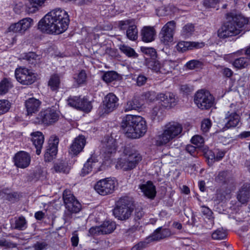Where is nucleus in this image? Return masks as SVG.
<instances>
[{
  "instance_id": "4c0bfd02",
  "label": "nucleus",
  "mask_w": 250,
  "mask_h": 250,
  "mask_svg": "<svg viewBox=\"0 0 250 250\" xmlns=\"http://www.w3.org/2000/svg\"><path fill=\"white\" fill-rule=\"evenodd\" d=\"M12 87L10 81L5 78L0 82V95L6 93L9 89Z\"/></svg>"
},
{
  "instance_id": "f257e3e1",
  "label": "nucleus",
  "mask_w": 250,
  "mask_h": 250,
  "mask_svg": "<svg viewBox=\"0 0 250 250\" xmlns=\"http://www.w3.org/2000/svg\"><path fill=\"white\" fill-rule=\"evenodd\" d=\"M69 18L67 13L61 8H56L48 12L39 21V29L43 33L60 34L67 28Z\"/></svg>"
},
{
  "instance_id": "2f4dec72",
  "label": "nucleus",
  "mask_w": 250,
  "mask_h": 250,
  "mask_svg": "<svg viewBox=\"0 0 250 250\" xmlns=\"http://www.w3.org/2000/svg\"><path fill=\"white\" fill-rule=\"evenodd\" d=\"M46 0H29L30 3L27 6V11L29 13L36 12L39 8L43 5Z\"/></svg>"
},
{
  "instance_id": "2eb2a0df",
  "label": "nucleus",
  "mask_w": 250,
  "mask_h": 250,
  "mask_svg": "<svg viewBox=\"0 0 250 250\" xmlns=\"http://www.w3.org/2000/svg\"><path fill=\"white\" fill-rule=\"evenodd\" d=\"M158 100L163 108L166 109L173 107L177 102L175 96L171 92L158 94Z\"/></svg>"
},
{
  "instance_id": "aec40b11",
  "label": "nucleus",
  "mask_w": 250,
  "mask_h": 250,
  "mask_svg": "<svg viewBox=\"0 0 250 250\" xmlns=\"http://www.w3.org/2000/svg\"><path fill=\"white\" fill-rule=\"evenodd\" d=\"M172 234L169 229L160 227L154 230L151 235L148 237L147 239H150L151 241H160L162 239L169 237Z\"/></svg>"
},
{
  "instance_id": "b1692460",
  "label": "nucleus",
  "mask_w": 250,
  "mask_h": 250,
  "mask_svg": "<svg viewBox=\"0 0 250 250\" xmlns=\"http://www.w3.org/2000/svg\"><path fill=\"white\" fill-rule=\"evenodd\" d=\"M117 144L116 141L112 137H106L105 138L103 151L107 157L110 155L114 153L116 151Z\"/></svg>"
},
{
  "instance_id": "a19ab883",
  "label": "nucleus",
  "mask_w": 250,
  "mask_h": 250,
  "mask_svg": "<svg viewBox=\"0 0 250 250\" xmlns=\"http://www.w3.org/2000/svg\"><path fill=\"white\" fill-rule=\"evenodd\" d=\"M120 49L128 57L136 58L137 57V54L134 50L129 46L122 45L120 46Z\"/></svg>"
},
{
  "instance_id": "5fc2aeb1",
  "label": "nucleus",
  "mask_w": 250,
  "mask_h": 250,
  "mask_svg": "<svg viewBox=\"0 0 250 250\" xmlns=\"http://www.w3.org/2000/svg\"><path fill=\"white\" fill-rule=\"evenodd\" d=\"M227 173L225 171L220 172L215 177V181L219 183H224L226 181Z\"/></svg>"
},
{
  "instance_id": "c756f323",
  "label": "nucleus",
  "mask_w": 250,
  "mask_h": 250,
  "mask_svg": "<svg viewBox=\"0 0 250 250\" xmlns=\"http://www.w3.org/2000/svg\"><path fill=\"white\" fill-rule=\"evenodd\" d=\"M11 225L13 229L23 230L27 228V221L24 217L21 216L14 218Z\"/></svg>"
},
{
  "instance_id": "774afa93",
  "label": "nucleus",
  "mask_w": 250,
  "mask_h": 250,
  "mask_svg": "<svg viewBox=\"0 0 250 250\" xmlns=\"http://www.w3.org/2000/svg\"><path fill=\"white\" fill-rule=\"evenodd\" d=\"M229 108L230 109L228 111H230V113H237L239 110V106L237 104L233 103L230 105Z\"/></svg>"
},
{
  "instance_id": "9b49d317",
  "label": "nucleus",
  "mask_w": 250,
  "mask_h": 250,
  "mask_svg": "<svg viewBox=\"0 0 250 250\" xmlns=\"http://www.w3.org/2000/svg\"><path fill=\"white\" fill-rule=\"evenodd\" d=\"M59 118V114L54 108H48L42 111L38 114L35 120L36 124L51 125L56 122Z\"/></svg>"
},
{
  "instance_id": "9d476101",
  "label": "nucleus",
  "mask_w": 250,
  "mask_h": 250,
  "mask_svg": "<svg viewBox=\"0 0 250 250\" xmlns=\"http://www.w3.org/2000/svg\"><path fill=\"white\" fill-rule=\"evenodd\" d=\"M116 182L111 178H106L98 181L94 189L99 194L104 196L112 193L115 188Z\"/></svg>"
},
{
  "instance_id": "8fccbe9b",
  "label": "nucleus",
  "mask_w": 250,
  "mask_h": 250,
  "mask_svg": "<svg viewBox=\"0 0 250 250\" xmlns=\"http://www.w3.org/2000/svg\"><path fill=\"white\" fill-rule=\"evenodd\" d=\"M147 238L145 241H140L135 245H134L131 249V250H143L146 248L150 241V239H147Z\"/></svg>"
},
{
  "instance_id": "20e7f679",
  "label": "nucleus",
  "mask_w": 250,
  "mask_h": 250,
  "mask_svg": "<svg viewBox=\"0 0 250 250\" xmlns=\"http://www.w3.org/2000/svg\"><path fill=\"white\" fill-rule=\"evenodd\" d=\"M183 127L178 123L171 122L165 125L163 132L157 137L156 141L159 146L166 145L178 137L181 133Z\"/></svg>"
},
{
  "instance_id": "423d86ee",
  "label": "nucleus",
  "mask_w": 250,
  "mask_h": 250,
  "mask_svg": "<svg viewBox=\"0 0 250 250\" xmlns=\"http://www.w3.org/2000/svg\"><path fill=\"white\" fill-rule=\"evenodd\" d=\"M63 200L66 208L65 217L66 219L71 218L72 214L78 213L81 210V204L70 190L63 191Z\"/></svg>"
},
{
  "instance_id": "79ce46f5",
  "label": "nucleus",
  "mask_w": 250,
  "mask_h": 250,
  "mask_svg": "<svg viewBox=\"0 0 250 250\" xmlns=\"http://www.w3.org/2000/svg\"><path fill=\"white\" fill-rule=\"evenodd\" d=\"M24 59L29 64H35L40 60V56L34 52H29L25 55Z\"/></svg>"
},
{
  "instance_id": "c03bdc74",
  "label": "nucleus",
  "mask_w": 250,
  "mask_h": 250,
  "mask_svg": "<svg viewBox=\"0 0 250 250\" xmlns=\"http://www.w3.org/2000/svg\"><path fill=\"white\" fill-rule=\"evenodd\" d=\"M227 236L226 232L222 229H218L212 233V238L214 240H222Z\"/></svg>"
},
{
  "instance_id": "5701e85b",
  "label": "nucleus",
  "mask_w": 250,
  "mask_h": 250,
  "mask_svg": "<svg viewBox=\"0 0 250 250\" xmlns=\"http://www.w3.org/2000/svg\"><path fill=\"white\" fill-rule=\"evenodd\" d=\"M31 135V141L33 145L36 148V153L37 155H40L41 153L44 141V136L42 132L40 131H35L32 132Z\"/></svg>"
},
{
  "instance_id": "e433bc0d",
  "label": "nucleus",
  "mask_w": 250,
  "mask_h": 250,
  "mask_svg": "<svg viewBox=\"0 0 250 250\" xmlns=\"http://www.w3.org/2000/svg\"><path fill=\"white\" fill-rule=\"evenodd\" d=\"M92 108V105L90 101H88L85 98L81 99L79 109L85 112H89L91 111Z\"/></svg>"
},
{
  "instance_id": "72a5a7b5",
  "label": "nucleus",
  "mask_w": 250,
  "mask_h": 250,
  "mask_svg": "<svg viewBox=\"0 0 250 250\" xmlns=\"http://www.w3.org/2000/svg\"><path fill=\"white\" fill-rule=\"evenodd\" d=\"M142 105V104L139 101V100L134 97L131 100L127 102L125 106V111H129L132 110H137L140 108Z\"/></svg>"
},
{
  "instance_id": "473e14b6",
  "label": "nucleus",
  "mask_w": 250,
  "mask_h": 250,
  "mask_svg": "<svg viewBox=\"0 0 250 250\" xmlns=\"http://www.w3.org/2000/svg\"><path fill=\"white\" fill-rule=\"evenodd\" d=\"M232 64L235 68L242 69L248 67L250 65V62L248 58L242 57L234 60Z\"/></svg>"
},
{
  "instance_id": "f704fd0d",
  "label": "nucleus",
  "mask_w": 250,
  "mask_h": 250,
  "mask_svg": "<svg viewBox=\"0 0 250 250\" xmlns=\"http://www.w3.org/2000/svg\"><path fill=\"white\" fill-rule=\"evenodd\" d=\"M166 108H163L162 105L158 102L157 104L153 108L151 111V115L153 119H155L156 117L158 119H161L163 115L164 112Z\"/></svg>"
},
{
  "instance_id": "dca6fc26",
  "label": "nucleus",
  "mask_w": 250,
  "mask_h": 250,
  "mask_svg": "<svg viewBox=\"0 0 250 250\" xmlns=\"http://www.w3.org/2000/svg\"><path fill=\"white\" fill-rule=\"evenodd\" d=\"M15 165L21 168H25L28 167L31 162V157L29 153L24 151H20L17 153L14 157Z\"/></svg>"
},
{
  "instance_id": "bb28decb",
  "label": "nucleus",
  "mask_w": 250,
  "mask_h": 250,
  "mask_svg": "<svg viewBox=\"0 0 250 250\" xmlns=\"http://www.w3.org/2000/svg\"><path fill=\"white\" fill-rule=\"evenodd\" d=\"M156 31L153 27L145 26L141 30L142 41L146 42H151L155 39Z\"/></svg>"
},
{
  "instance_id": "0e129e2a",
  "label": "nucleus",
  "mask_w": 250,
  "mask_h": 250,
  "mask_svg": "<svg viewBox=\"0 0 250 250\" xmlns=\"http://www.w3.org/2000/svg\"><path fill=\"white\" fill-rule=\"evenodd\" d=\"M202 212L204 215H206L207 217L208 218V219H211L212 218V211L208 207H203L202 209Z\"/></svg>"
},
{
  "instance_id": "f3484780",
  "label": "nucleus",
  "mask_w": 250,
  "mask_h": 250,
  "mask_svg": "<svg viewBox=\"0 0 250 250\" xmlns=\"http://www.w3.org/2000/svg\"><path fill=\"white\" fill-rule=\"evenodd\" d=\"M118 98L113 93H109L104 98L103 104L100 108L104 110V113H109L113 111L117 106Z\"/></svg>"
},
{
  "instance_id": "603ef678",
  "label": "nucleus",
  "mask_w": 250,
  "mask_h": 250,
  "mask_svg": "<svg viewBox=\"0 0 250 250\" xmlns=\"http://www.w3.org/2000/svg\"><path fill=\"white\" fill-rule=\"evenodd\" d=\"M211 126V121L208 119H204L201 124V130L204 133H207L209 131Z\"/></svg>"
},
{
  "instance_id": "4468645a",
  "label": "nucleus",
  "mask_w": 250,
  "mask_h": 250,
  "mask_svg": "<svg viewBox=\"0 0 250 250\" xmlns=\"http://www.w3.org/2000/svg\"><path fill=\"white\" fill-rule=\"evenodd\" d=\"M59 138L56 136H51L48 141L44 153V160L46 162L52 160L58 152Z\"/></svg>"
},
{
  "instance_id": "4d7b16f0",
  "label": "nucleus",
  "mask_w": 250,
  "mask_h": 250,
  "mask_svg": "<svg viewBox=\"0 0 250 250\" xmlns=\"http://www.w3.org/2000/svg\"><path fill=\"white\" fill-rule=\"evenodd\" d=\"M9 31L15 33H22L19 22L12 24L9 27Z\"/></svg>"
},
{
  "instance_id": "ddd939ff",
  "label": "nucleus",
  "mask_w": 250,
  "mask_h": 250,
  "mask_svg": "<svg viewBox=\"0 0 250 250\" xmlns=\"http://www.w3.org/2000/svg\"><path fill=\"white\" fill-rule=\"evenodd\" d=\"M176 28V22L171 21L167 22L162 28L159 33L161 42L168 44L173 40V35Z\"/></svg>"
},
{
  "instance_id": "6e6d98bb",
  "label": "nucleus",
  "mask_w": 250,
  "mask_h": 250,
  "mask_svg": "<svg viewBox=\"0 0 250 250\" xmlns=\"http://www.w3.org/2000/svg\"><path fill=\"white\" fill-rule=\"evenodd\" d=\"M191 143L198 146H200L204 142V140L200 135H195L191 139Z\"/></svg>"
},
{
  "instance_id": "338daca9",
  "label": "nucleus",
  "mask_w": 250,
  "mask_h": 250,
  "mask_svg": "<svg viewBox=\"0 0 250 250\" xmlns=\"http://www.w3.org/2000/svg\"><path fill=\"white\" fill-rule=\"evenodd\" d=\"M222 72L224 76L229 78L233 74V71L229 68L227 67H223Z\"/></svg>"
},
{
  "instance_id": "a211bd4d",
  "label": "nucleus",
  "mask_w": 250,
  "mask_h": 250,
  "mask_svg": "<svg viewBox=\"0 0 250 250\" xmlns=\"http://www.w3.org/2000/svg\"><path fill=\"white\" fill-rule=\"evenodd\" d=\"M116 225L114 222L104 221L100 226L92 228L90 229V232L92 233L109 234L112 233L116 229Z\"/></svg>"
},
{
  "instance_id": "69168bd1",
  "label": "nucleus",
  "mask_w": 250,
  "mask_h": 250,
  "mask_svg": "<svg viewBox=\"0 0 250 250\" xmlns=\"http://www.w3.org/2000/svg\"><path fill=\"white\" fill-rule=\"evenodd\" d=\"M144 213L142 209H136L135 211L134 219L139 220L141 219L144 216Z\"/></svg>"
},
{
  "instance_id": "ea45409f",
  "label": "nucleus",
  "mask_w": 250,
  "mask_h": 250,
  "mask_svg": "<svg viewBox=\"0 0 250 250\" xmlns=\"http://www.w3.org/2000/svg\"><path fill=\"white\" fill-rule=\"evenodd\" d=\"M118 78V75L117 73L115 71H108L105 73L103 77V80L106 83L111 82Z\"/></svg>"
},
{
  "instance_id": "cd10ccee",
  "label": "nucleus",
  "mask_w": 250,
  "mask_h": 250,
  "mask_svg": "<svg viewBox=\"0 0 250 250\" xmlns=\"http://www.w3.org/2000/svg\"><path fill=\"white\" fill-rule=\"evenodd\" d=\"M203 45V43L182 41L177 44L176 48L178 51L183 52L193 48H201Z\"/></svg>"
},
{
  "instance_id": "13d9d810",
  "label": "nucleus",
  "mask_w": 250,
  "mask_h": 250,
  "mask_svg": "<svg viewBox=\"0 0 250 250\" xmlns=\"http://www.w3.org/2000/svg\"><path fill=\"white\" fill-rule=\"evenodd\" d=\"M48 246L46 242H37L33 245L34 250H43L45 249Z\"/></svg>"
},
{
  "instance_id": "3c124183",
  "label": "nucleus",
  "mask_w": 250,
  "mask_h": 250,
  "mask_svg": "<svg viewBox=\"0 0 250 250\" xmlns=\"http://www.w3.org/2000/svg\"><path fill=\"white\" fill-rule=\"evenodd\" d=\"M194 31V26L192 24L188 23L185 25L182 30V34L185 36L190 35Z\"/></svg>"
},
{
  "instance_id": "58836bf2",
  "label": "nucleus",
  "mask_w": 250,
  "mask_h": 250,
  "mask_svg": "<svg viewBox=\"0 0 250 250\" xmlns=\"http://www.w3.org/2000/svg\"><path fill=\"white\" fill-rule=\"evenodd\" d=\"M141 49L142 52L147 57L146 59L147 58L153 59L157 56L156 51L153 48L142 47Z\"/></svg>"
},
{
  "instance_id": "de8ad7c7",
  "label": "nucleus",
  "mask_w": 250,
  "mask_h": 250,
  "mask_svg": "<svg viewBox=\"0 0 250 250\" xmlns=\"http://www.w3.org/2000/svg\"><path fill=\"white\" fill-rule=\"evenodd\" d=\"M86 74L84 70H81L74 79L78 85L84 83L86 82Z\"/></svg>"
},
{
  "instance_id": "f03ea898",
  "label": "nucleus",
  "mask_w": 250,
  "mask_h": 250,
  "mask_svg": "<svg viewBox=\"0 0 250 250\" xmlns=\"http://www.w3.org/2000/svg\"><path fill=\"white\" fill-rule=\"evenodd\" d=\"M227 19L226 22L218 31L220 38L237 36L250 29L249 20L241 15L229 13L227 14Z\"/></svg>"
},
{
  "instance_id": "e2e57ef3",
  "label": "nucleus",
  "mask_w": 250,
  "mask_h": 250,
  "mask_svg": "<svg viewBox=\"0 0 250 250\" xmlns=\"http://www.w3.org/2000/svg\"><path fill=\"white\" fill-rule=\"evenodd\" d=\"M147 78L144 75H139L137 79V84L138 86H142L145 84Z\"/></svg>"
},
{
  "instance_id": "6ab92c4d",
  "label": "nucleus",
  "mask_w": 250,
  "mask_h": 250,
  "mask_svg": "<svg viewBox=\"0 0 250 250\" xmlns=\"http://www.w3.org/2000/svg\"><path fill=\"white\" fill-rule=\"evenodd\" d=\"M129 21H121L120 22V26L121 29H125L126 26L128 25L126 34L127 38L131 41H136L138 38V29L136 25L134 24L129 25Z\"/></svg>"
},
{
  "instance_id": "09e8293b",
  "label": "nucleus",
  "mask_w": 250,
  "mask_h": 250,
  "mask_svg": "<svg viewBox=\"0 0 250 250\" xmlns=\"http://www.w3.org/2000/svg\"><path fill=\"white\" fill-rule=\"evenodd\" d=\"M81 99L80 97L77 96L70 97L68 99V104L70 106L78 109Z\"/></svg>"
},
{
  "instance_id": "c9c22d12",
  "label": "nucleus",
  "mask_w": 250,
  "mask_h": 250,
  "mask_svg": "<svg viewBox=\"0 0 250 250\" xmlns=\"http://www.w3.org/2000/svg\"><path fill=\"white\" fill-rule=\"evenodd\" d=\"M60 79L58 75L55 74L51 76L48 81V86L52 91H57L60 86Z\"/></svg>"
},
{
  "instance_id": "4be33fe9",
  "label": "nucleus",
  "mask_w": 250,
  "mask_h": 250,
  "mask_svg": "<svg viewBox=\"0 0 250 250\" xmlns=\"http://www.w3.org/2000/svg\"><path fill=\"white\" fill-rule=\"evenodd\" d=\"M85 145V139L83 136L79 135L76 138L70 146L69 153L77 155L81 152Z\"/></svg>"
},
{
  "instance_id": "7c9ffc66",
  "label": "nucleus",
  "mask_w": 250,
  "mask_h": 250,
  "mask_svg": "<svg viewBox=\"0 0 250 250\" xmlns=\"http://www.w3.org/2000/svg\"><path fill=\"white\" fill-rule=\"evenodd\" d=\"M237 198L238 201L242 204L247 202L250 198V188L242 187L238 191Z\"/></svg>"
},
{
  "instance_id": "7ed1b4c3",
  "label": "nucleus",
  "mask_w": 250,
  "mask_h": 250,
  "mask_svg": "<svg viewBox=\"0 0 250 250\" xmlns=\"http://www.w3.org/2000/svg\"><path fill=\"white\" fill-rule=\"evenodd\" d=\"M122 124L125 134L128 138H139L143 136L147 131L146 121L140 116L127 115Z\"/></svg>"
},
{
  "instance_id": "680f3d73",
  "label": "nucleus",
  "mask_w": 250,
  "mask_h": 250,
  "mask_svg": "<svg viewBox=\"0 0 250 250\" xmlns=\"http://www.w3.org/2000/svg\"><path fill=\"white\" fill-rule=\"evenodd\" d=\"M17 245L16 243H13L11 241L3 239V247L6 248H14L17 247Z\"/></svg>"
},
{
  "instance_id": "6e6552de",
  "label": "nucleus",
  "mask_w": 250,
  "mask_h": 250,
  "mask_svg": "<svg viewBox=\"0 0 250 250\" xmlns=\"http://www.w3.org/2000/svg\"><path fill=\"white\" fill-rule=\"evenodd\" d=\"M142 159L140 154L136 151L126 154L124 158L121 159L117 162L116 167L124 171L130 170L136 166Z\"/></svg>"
},
{
  "instance_id": "a18cd8bd",
  "label": "nucleus",
  "mask_w": 250,
  "mask_h": 250,
  "mask_svg": "<svg viewBox=\"0 0 250 250\" xmlns=\"http://www.w3.org/2000/svg\"><path fill=\"white\" fill-rule=\"evenodd\" d=\"M143 99L152 102L155 100H158V94H157L154 91H147L142 94Z\"/></svg>"
},
{
  "instance_id": "f8f14e48",
  "label": "nucleus",
  "mask_w": 250,
  "mask_h": 250,
  "mask_svg": "<svg viewBox=\"0 0 250 250\" xmlns=\"http://www.w3.org/2000/svg\"><path fill=\"white\" fill-rule=\"evenodd\" d=\"M15 75L17 80L24 85L31 84L36 80L35 74L25 67L17 68L15 72Z\"/></svg>"
},
{
  "instance_id": "37998d69",
  "label": "nucleus",
  "mask_w": 250,
  "mask_h": 250,
  "mask_svg": "<svg viewBox=\"0 0 250 250\" xmlns=\"http://www.w3.org/2000/svg\"><path fill=\"white\" fill-rule=\"evenodd\" d=\"M19 22L22 33H23L33 24V20L30 18H26L21 20Z\"/></svg>"
},
{
  "instance_id": "052dcab7",
  "label": "nucleus",
  "mask_w": 250,
  "mask_h": 250,
  "mask_svg": "<svg viewBox=\"0 0 250 250\" xmlns=\"http://www.w3.org/2000/svg\"><path fill=\"white\" fill-rule=\"evenodd\" d=\"M220 0H204L203 4L208 8L214 7Z\"/></svg>"
},
{
  "instance_id": "39448f33",
  "label": "nucleus",
  "mask_w": 250,
  "mask_h": 250,
  "mask_svg": "<svg viewBox=\"0 0 250 250\" xmlns=\"http://www.w3.org/2000/svg\"><path fill=\"white\" fill-rule=\"evenodd\" d=\"M134 210L131 200L128 197H121L116 202L113 209L114 216L118 220L124 221L128 219Z\"/></svg>"
},
{
  "instance_id": "412c9836",
  "label": "nucleus",
  "mask_w": 250,
  "mask_h": 250,
  "mask_svg": "<svg viewBox=\"0 0 250 250\" xmlns=\"http://www.w3.org/2000/svg\"><path fill=\"white\" fill-rule=\"evenodd\" d=\"M41 102L36 98H30L24 102V105L28 115H32L37 113L40 109Z\"/></svg>"
},
{
  "instance_id": "bf43d9fd",
  "label": "nucleus",
  "mask_w": 250,
  "mask_h": 250,
  "mask_svg": "<svg viewBox=\"0 0 250 250\" xmlns=\"http://www.w3.org/2000/svg\"><path fill=\"white\" fill-rule=\"evenodd\" d=\"M54 168L57 172L65 173L66 172L67 167L62 163L55 164Z\"/></svg>"
},
{
  "instance_id": "393cba45",
  "label": "nucleus",
  "mask_w": 250,
  "mask_h": 250,
  "mask_svg": "<svg viewBox=\"0 0 250 250\" xmlns=\"http://www.w3.org/2000/svg\"><path fill=\"white\" fill-rule=\"evenodd\" d=\"M139 187L144 195L148 198L153 199L155 197V187L151 181H147L146 184L140 185Z\"/></svg>"
},
{
  "instance_id": "864d4df0",
  "label": "nucleus",
  "mask_w": 250,
  "mask_h": 250,
  "mask_svg": "<svg viewBox=\"0 0 250 250\" xmlns=\"http://www.w3.org/2000/svg\"><path fill=\"white\" fill-rule=\"evenodd\" d=\"M201 62L200 61L195 60H191L186 63V66L187 68L191 70L196 68H198L201 66Z\"/></svg>"
},
{
  "instance_id": "a878e982",
  "label": "nucleus",
  "mask_w": 250,
  "mask_h": 250,
  "mask_svg": "<svg viewBox=\"0 0 250 250\" xmlns=\"http://www.w3.org/2000/svg\"><path fill=\"white\" fill-rule=\"evenodd\" d=\"M239 121L240 116L237 113H230V111H228L225 118V127H234L238 125Z\"/></svg>"
},
{
  "instance_id": "c85d7f7f",
  "label": "nucleus",
  "mask_w": 250,
  "mask_h": 250,
  "mask_svg": "<svg viewBox=\"0 0 250 250\" xmlns=\"http://www.w3.org/2000/svg\"><path fill=\"white\" fill-rule=\"evenodd\" d=\"M98 163V160L96 157L92 156L89 158L84 164L83 167L81 171V175L84 176L89 174Z\"/></svg>"
},
{
  "instance_id": "1a4fd4ad",
  "label": "nucleus",
  "mask_w": 250,
  "mask_h": 250,
  "mask_svg": "<svg viewBox=\"0 0 250 250\" xmlns=\"http://www.w3.org/2000/svg\"><path fill=\"white\" fill-rule=\"evenodd\" d=\"M194 103L197 107L202 110L208 109L214 104V98L208 91L200 90L194 96Z\"/></svg>"
},
{
  "instance_id": "49530a36",
  "label": "nucleus",
  "mask_w": 250,
  "mask_h": 250,
  "mask_svg": "<svg viewBox=\"0 0 250 250\" xmlns=\"http://www.w3.org/2000/svg\"><path fill=\"white\" fill-rule=\"evenodd\" d=\"M10 102L6 100H0V115L7 112L10 109Z\"/></svg>"
},
{
  "instance_id": "0eeeda50",
  "label": "nucleus",
  "mask_w": 250,
  "mask_h": 250,
  "mask_svg": "<svg viewBox=\"0 0 250 250\" xmlns=\"http://www.w3.org/2000/svg\"><path fill=\"white\" fill-rule=\"evenodd\" d=\"M146 60V65L147 67L156 73L166 74L171 72L175 67V63L171 61H165L161 63L155 58Z\"/></svg>"
}]
</instances>
